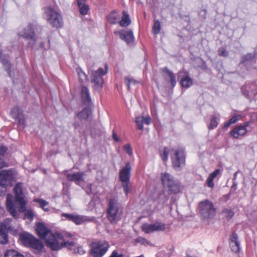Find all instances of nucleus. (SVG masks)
<instances>
[{
	"label": "nucleus",
	"instance_id": "f257e3e1",
	"mask_svg": "<svg viewBox=\"0 0 257 257\" xmlns=\"http://www.w3.org/2000/svg\"><path fill=\"white\" fill-rule=\"evenodd\" d=\"M14 192L15 197L14 198L11 194L7 195L6 206L10 214L14 217H17L16 206L19 205V210L22 211L24 210L25 201L24 200V195L23 191L22 183H17L15 188Z\"/></svg>",
	"mask_w": 257,
	"mask_h": 257
},
{
	"label": "nucleus",
	"instance_id": "f03ea898",
	"mask_svg": "<svg viewBox=\"0 0 257 257\" xmlns=\"http://www.w3.org/2000/svg\"><path fill=\"white\" fill-rule=\"evenodd\" d=\"M160 178L163 187L171 194H176L180 191V183L171 174L162 172Z\"/></svg>",
	"mask_w": 257,
	"mask_h": 257
},
{
	"label": "nucleus",
	"instance_id": "7ed1b4c3",
	"mask_svg": "<svg viewBox=\"0 0 257 257\" xmlns=\"http://www.w3.org/2000/svg\"><path fill=\"white\" fill-rule=\"evenodd\" d=\"M107 66L105 65V69L100 68L91 72L90 78L92 87L97 91H100L103 87V79L102 76L107 73Z\"/></svg>",
	"mask_w": 257,
	"mask_h": 257
},
{
	"label": "nucleus",
	"instance_id": "20e7f679",
	"mask_svg": "<svg viewBox=\"0 0 257 257\" xmlns=\"http://www.w3.org/2000/svg\"><path fill=\"white\" fill-rule=\"evenodd\" d=\"M19 178L18 171L14 169L4 170L0 172V185L11 187Z\"/></svg>",
	"mask_w": 257,
	"mask_h": 257
},
{
	"label": "nucleus",
	"instance_id": "39448f33",
	"mask_svg": "<svg viewBox=\"0 0 257 257\" xmlns=\"http://www.w3.org/2000/svg\"><path fill=\"white\" fill-rule=\"evenodd\" d=\"M198 208L201 216L204 219L213 218L216 214V209L213 203L206 199L199 202Z\"/></svg>",
	"mask_w": 257,
	"mask_h": 257
},
{
	"label": "nucleus",
	"instance_id": "423d86ee",
	"mask_svg": "<svg viewBox=\"0 0 257 257\" xmlns=\"http://www.w3.org/2000/svg\"><path fill=\"white\" fill-rule=\"evenodd\" d=\"M19 239L25 246L32 247L39 251L41 250L44 247L43 243L39 239L27 232L20 234Z\"/></svg>",
	"mask_w": 257,
	"mask_h": 257
},
{
	"label": "nucleus",
	"instance_id": "0eeeda50",
	"mask_svg": "<svg viewBox=\"0 0 257 257\" xmlns=\"http://www.w3.org/2000/svg\"><path fill=\"white\" fill-rule=\"evenodd\" d=\"M47 246L54 250H57L63 247L64 238L58 232H52L45 238Z\"/></svg>",
	"mask_w": 257,
	"mask_h": 257
},
{
	"label": "nucleus",
	"instance_id": "6e6552de",
	"mask_svg": "<svg viewBox=\"0 0 257 257\" xmlns=\"http://www.w3.org/2000/svg\"><path fill=\"white\" fill-rule=\"evenodd\" d=\"M45 15L47 21L53 27L59 28L63 25L61 15L51 7L45 9Z\"/></svg>",
	"mask_w": 257,
	"mask_h": 257
},
{
	"label": "nucleus",
	"instance_id": "1a4fd4ad",
	"mask_svg": "<svg viewBox=\"0 0 257 257\" xmlns=\"http://www.w3.org/2000/svg\"><path fill=\"white\" fill-rule=\"evenodd\" d=\"M109 244L106 242H93L91 244L90 254L93 257H102L107 251Z\"/></svg>",
	"mask_w": 257,
	"mask_h": 257
},
{
	"label": "nucleus",
	"instance_id": "9d476101",
	"mask_svg": "<svg viewBox=\"0 0 257 257\" xmlns=\"http://www.w3.org/2000/svg\"><path fill=\"white\" fill-rule=\"evenodd\" d=\"M107 216L110 222L119 219L118 203L115 199H111L109 201Z\"/></svg>",
	"mask_w": 257,
	"mask_h": 257
},
{
	"label": "nucleus",
	"instance_id": "9b49d317",
	"mask_svg": "<svg viewBox=\"0 0 257 257\" xmlns=\"http://www.w3.org/2000/svg\"><path fill=\"white\" fill-rule=\"evenodd\" d=\"M171 160L175 168H179L185 164V157L182 150L175 149L172 150Z\"/></svg>",
	"mask_w": 257,
	"mask_h": 257
},
{
	"label": "nucleus",
	"instance_id": "f8f14e48",
	"mask_svg": "<svg viewBox=\"0 0 257 257\" xmlns=\"http://www.w3.org/2000/svg\"><path fill=\"white\" fill-rule=\"evenodd\" d=\"M12 219H7L4 222L0 223V243L6 244L8 242L9 238L7 234V231L11 229L10 225Z\"/></svg>",
	"mask_w": 257,
	"mask_h": 257
},
{
	"label": "nucleus",
	"instance_id": "ddd939ff",
	"mask_svg": "<svg viewBox=\"0 0 257 257\" xmlns=\"http://www.w3.org/2000/svg\"><path fill=\"white\" fill-rule=\"evenodd\" d=\"M165 229V224L162 222H156L154 224L144 223L142 226V230L146 233L154 231H163Z\"/></svg>",
	"mask_w": 257,
	"mask_h": 257
},
{
	"label": "nucleus",
	"instance_id": "4468645a",
	"mask_svg": "<svg viewBox=\"0 0 257 257\" xmlns=\"http://www.w3.org/2000/svg\"><path fill=\"white\" fill-rule=\"evenodd\" d=\"M62 215L64 217H65L68 220L73 221L74 223L77 225L82 224L90 220L88 217L85 216L74 215L68 213H63Z\"/></svg>",
	"mask_w": 257,
	"mask_h": 257
},
{
	"label": "nucleus",
	"instance_id": "2eb2a0df",
	"mask_svg": "<svg viewBox=\"0 0 257 257\" xmlns=\"http://www.w3.org/2000/svg\"><path fill=\"white\" fill-rule=\"evenodd\" d=\"M249 122H246L243 125L236 126L231 132V136L234 138H238L240 136H244L247 133L246 127L248 125Z\"/></svg>",
	"mask_w": 257,
	"mask_h": 257
},
{
	"label": "nucleus",
	"instance_id": "dca6fc26",
	"mask_svg": "<svg viewBox=\"0 0 257 257\" xmlns=\"http://www.w3.org/2000/svg\"><path fill=\"white\" fill-rule=\"evenodd\" d=\"M131 169V164L130 162H127L125 167L120 171L119 173V178L122 183L129 182Z\"/></svg>",
	"mask_w": 257,
	"mask_h": 257
},
{
	"label": "nucleus",
	"instance_id": "f3484780",
	"mask_svg": "<svg viewBox=\"0 0 257 257\" xmlns=\"http://www.w3.org/2000/svg\"><path fill=\"white\" fill-rule=\"evenodd\" d=\"M65 174L68 180L74 181L77 184H80L84 181V174L82 172H77L71 174L69 173L68 171H65Z\"/></svg>",
	"mask_w": 257,
	"mask_h": 257
},
{
	"label": "nucleus",
	"instance_id": "a211bd4d",
	"mask_svg": "<svg viewBox=\"0 0 257 257\" xmlns=\"http://www.w3.org/2000/svg\"><path fill=\"white\" fill-rule=\"evenodd\" d=\"M37 232L39 236L45 239L48 234L52 233L50 230L42 222H38L37 224Z\"/></svg>",
	"mask_w": 257,
	"mask_h": 257
},
{
	"label": "nucleus",
	"instance_id": "6ab92c4d",
	"mask_svg": "<svg viewBox=\"0 0 257 257\" xmlns=\"http://www.w3.org/2000/svg\"><path fill=\"white\" fill-rule=\"evenodd\" d=\"M115 34L127 43L132 42L134 40L133 34L131 30L119 31L115 32Z\"/></svg>",
	"mask_w": 257,
	"mask_h": 257
},
{
	"label": "nucleus",
	"instance_id": "aec40b11",
	"mask_svg": "<svg viewBox=\"0 0 257 257\" xmlns=\"http://www.w3.org/2000/svg\"><path fill=\"white\" fill-rule=\"evenodd\" d=\"M230 246L232 251L237 253L240 250V245L237 235L233 233L230 237Z\"/></svg>",
	"mask_w": 257,
	"mask_h": 257
},
{
	"label": "nucleus",
	"instance_id": "412c9836",
	"mask_svg": "<svg viewBox=\"0 0 257 257\" xmlns=\"http://www.w3.org/2000/svg\"><path fill=\"white\" fill-rule=\"evenodd\" d=\"M135 122L139 130H143L144 127L143 123H144L147 125L150 124L151 122V118L148 115L146 117L139 116L136 117Z\"/></svg>",
	"mask_w": 257,
	"mask_h": 257
},
{
	"label": "nucleus",
	"instance_id": "4be33fe9",
	"mask_svg": "<svg viewBox=\"0 0 257 257\" xmlns=\"http://www.w3.org/2000/svg\"><path fill=\"white\" fill-rule=\"evenodd\" d=\"M81 96L83 102L85 104L88 105L91 102V97L87 87L82 86L81 89Z\"/></svg>",
	"mask_w": 257,
	"mask_h": 257
},
{
	"label": "nucleus",
	"instance_id": "5701e85b",
	"mask_svg": "<svg viewBox=\"0 0 257 257\" xmlns=\"http://www.w3.org/2000/svg\"><path fill=\"white\" fill-rule=\"evenodd\" d=\"M25 205H26V204L24 205V210L22 211H20L19 210V205L16 206V211H17V217H15V218H17L18 217L19 212H24V214H25L24 218L25 219H28L30 220H32L33 219V217H34L33 212L31 209H26Z\"/></svg>",
	"mask_w": 257,
	"mask_h": 257
},
{
	"label": "nucleus",
	"instance_id": "b1692460",
	"mask_svg": "<svg viewBox=\"0 0 257 257\" xmlns=\"http://www.w3.org/2000/svg\"><path fill=\"white\" fill-rule=\"evenodd\" d=\"M21 35L26 38H33L35 35L33 26L31 25L28 26L24 29Z\"/></svg>",
	"mask_w": 257,
	"mask_h": 257
},
{
	"label": "nucleus",
	"instance_id": "393cba45",
	"mask_svg": "<svg viewBox=\"0 0 257 257\" xmlns=\"http://www.w3.org/2000/svg\"><path fill=\"white\" fill-rule=\"evenodd\" d=\"M122 17L119 22V25L121 27H125L131 23V20L128 14L125 11L122 12Z\"/></svg>",
	"mask_w": 257,
	"mask_h": 257
},
{
	"label": "nucleus",
	"instance_id": "a878e982",
	"mask_svg": "<svg viewBox=\"0 0 257 257\" xmlns=\"http://www.w3.org/2000/svg\"><path fill=\"white\" fill-rule=\"evenodd\" d=\"M90 114V110L88 108H84L82 111L77 114V118L79 120L87 119Z\"/></svg>",
	"mask_w": 257,
	"mask_h": 257
},
{
	"label": "nucleus",
	"instance_id": "bb28decb",
	"mask_svg": "<svg viewBox=\"0 0 257 257\" xmlns=\"http://www.w3.org/2000/svg\"><path fill=\"white\" fill-rule=\"evenodd\" d=\"M185 76L181 79V85L183 87L188 88L192 85L191 79L185 73Z\"/></svg>",
	"mask_w": 257,
	"mask_h": 257
},
{
	"label": "nucleus",
	"instance_id": "cd10ccee",
	"mask_svg": "<svg viewBox=\"0 0 257 257\" xmlns=\"http://www.w3.org/2000/svg\"><path fill=\"white\" fill-rule=\"evenodd\" d=\"M4 257H24L23 255L13 249L8 250L5 253Z\"/></svg>",
	"mask_w": 257,
	"mask_h": 257
},
{
	"label": "nucleus",
	"instance_id": "c85d7f7f",
	"mask_svg": "<svg viewBox=\"0 0 257 257\" xmlns=\"http://www.w3.org/2000/svg\"><path fill=\"white\" fill-rule=\"evenodd\" d=\"M175 150V149H169L168 148H164L163 150L161 152L160 155L162 159L164 161H166L168 159V156L170 155L171 157H172V150Z\"/></svg>",
	"mask_w": 257,
	"mask_h": 257
},
{
	"label": "nucleus",
	"instance_id": "c756f323",
	"mask_svg": "<svg viewBox=\"0 0 257 257\" xmlns=\"http://www.w3.org/2000/svg\"><path fill=\"white\" fill-rule=\"evenodd\" d=\"M165 77H168L169 81L173 86L176 84V81L173 73L169 70L165 69L164 70Z\"/></svg>",
	"mask_w": 257,
	"mask_h": 257
},
{
	"label": "nucleus",
	"instance_id": "7c9ffc66",
	"mask_svg": "<svg viewBox=\"0 0 257 257\" xmlns=\"http://www.w3.org/2000/svg\"><path fill=\"white\" fill-rule=\"evenodd\" d=\"M119 19V16L115 12L110 13L107 17L108 21L111 24H115Z\"/></svg>",
	"mask_w": 257,
	"mask_h": 257
},
{
	"label": "nucleus",
	"instance_id": "2f4dec72",
	"mask_svg": "<svg viewBox=\"0 0 257 257\" xmlns=\"http://www.w3.org/2000/svg\"><path fill=\"white\" fill-rule=\"evenodd\" d=\"M65 246L70 249H73L75 250V248L77 247L76 243L74 241H66L64 239L63 247Z\"/></svg>",
	"mask_w": 257,
	"mask_h": 257
},
{
	"label": "nucleus",
	"instance_id": "473e14b6",
	"mask_svg": "<svg viewBox=\"0 0 257 257\" xmlns=\"http://www.w3.org/2000/svg\"><path fill=\"white\" fill-rule=\"evenodd\" d=\"M79 79L82 82H84L87 80V77L85 73L80 68H77L76 69Z\"/></svg>",
	"mask_w": 257,
	"mask_h": 257
},
{
	"label": "nucleus",
	"instance_id": "72a5a7b5",
	"mask_svg": "<svg viewBox=\"0 0 257 257\" xmlns=\"http://www.w3.org/2000/svg\"><path fill=\"white\" fill-rule=\"evenodd\" d=\"M35 201L39 203L41 208L45 211H48L49 210L48 208H46V206L48 205V202L42 199H36Z\"/></svg>",
	"mask_w": 257,
	"mask_h": 257
},
{
	"label": "nucleus",
	"instance_id": "f704fd0d",
	"mask_svg": "<svg viewBox=\"0 0 257 257\" xmlns=\"http://www.w3.org/2000/svg\"><path fill=\"white\" fill-rule=\"evenodd\" d=\"M21 114V111L19 108L15 107L12 109L11 111V115L15 119L19 117V115Z\"/></svg>",
	"mask_w": 257,
	"mask_h": 257
},
{
	"label": "nucleus",
	"instance_id": "c9c22d12",
	"mask_svg": "<svg viewBox=\"0 0 257 257\" xmlns=\"http://www.w3.org/2000/svg\"><path fill=\"white\" fill-rule=\"evenodd\" d=\"M122 187L126 196H127L128 192L131 190V187L130 186L129 182H122Z\"/></svg>",
	"mask_w": 257,
	"mask_h": 257
},
{
	"label": "nucleus",
	"instance_id": "e433bc0d",
	"mask_svg": "<svg viewBox=\"0 0 257 257\" xmlns=\"http://www.w3.org/2000/svg\"><path fill=\"white\" fill-rule=\"evenodd\" d=\"M161 29L160 23L159 21H156L153 28V32L155 34L159 33Z\"/></svg>",
	"mask_w": 257,
	"mask_h": 257
},
{
	"label": "nucleus",
	"instance_id": "4c0bfd02",
	"mask_svg": "<svg viewBox=\"0 0 257 257\" xmlns=\"http://www.w3.org/2000/svg\"><path fill=\"white\" fill-rule=\"evenodd\" d=\"M223 213L225 217L230 219L234 215L233 212L230 209H225L223 211Z\"/></svg>",
	"mask_w": 257,
	"mask_h": 257
},
{
	"label": "nucleus",
	"instance_id": "58836bf2",
	"mask_svg": "<svg viewBox=\"0 0 257 257\" xmlns=\"http://www.w3.org/2000/svg\"><path fill=\"white\" fill-rule=\"evenodd\" d=\"M124 150L126 153L130 156L133 155L132 148L131 145L128 144H125L123 147Z\"/></svg>",
	"mask_w": 257,
	"mask_h": 257
},
{
	"label": "nucleus",
	"instance_id": "ea45409f",
	"mask_svg": "<svg viewBox=\"0 0 257 257\" xmlns=\"http://www.w3.org/2000/svg\"><path fill=\"white\" fill-rule=\"evenodd\" d=\"M79 9L80 13L83 15H86L88 11V7L85 5L79 7Z\"/></svg>",
	"mask_w": 257,
	"mask_h": 257
},
{
	"label": "nucleus",
	"instance_id": "a19ab883",
	"mask_svg": "<svg viewBox=\"0 0 257 257\" xmlns=\"http://www.w3.org/2000/svg\"><path fill=\"white\" fill-rule=\"evenodd\" d=\"M218 125V123L216 120V118L215 117H213L212 119L211 120V122L209 125V128H213L214 127H216Z\"/></svg>",
	"mask_w": 257,
	"mask_h": 257
},
{
	"label": "nucleus",
	"instance_id": "79ce46f5",
	"mask_svg": "<svg viewBox=\"0 0 257 257\" xmlns=\"http://www.w3.org/2000/svg\"><path fill=\"white\" fill-rule=\"evenodd\" d=\"M206 184H207L208 187L210 188H213L214 187L213 179H212V178L208 176L206 180Z\"/></svg>",
	"mask_w": 257,
	"mask_h": 257
},
{
	"label": "nucleus",
	"instance_id": "37998d69",
	"mask_svg": "<svg viewBox=\"0 0 257 257\" xmlns=\"http://www.w3.org/2000/svg\"><path fill=\"white\" fill-rule=\"evenodd\" d=\"M241 116L240 115H235L232 117L229 120L231 123V124L236 123L238 120L240 119Z\"/></svg>",
	"mask_w": 257,
	"mask_h": 257
},
{
	"label": "nucleus",
	"instance_id": "c03bdc74",
	"mask_svg": "<svg viewBox=\"0 0 257 257\" xmlns=\"http://www.w3.org/2000/svg\"><path fill=\"white\" fill-rule=\"evenodd\" d=\"M220 170L219 169H216L214 172L211 173L209 176L212 178V179L214 180V179L217 177V175L220 174Z\"/></svg>",
	"mask_w": 257,
	"mask_h": 257
},
{
	"label": "nucleus",
	"instance_id": "a18cd8bd",
	"mask_svg": "<svg viewBox=\"0 0 257 257\" xmlns=\"http://www.w3.org/2000/svg\"><path fill=\"white\" fill-rule=\"evenodd\" d=\"M136 81L132 78L130 77H127L125 78V83L127 85V87L129 88L130 85L132 83H135Z\"/></svg>",
	"mask_w": 257,
	"mask_h": 257
},
{
	"label": "nucleus",
	"instance_id": "49530a36",
	"mask_svg": "<svg viewBox=\"0 0 257 257\" xmlns=\"http://www.w3.org/2000/svg\"><path fill=\"white\" fill-rule=\"evenodd\" d=\"M7 149L5 146H1L0 147V155H4L5 153L7 152Z\"/></svg>",
	"mask_w": 257,
	"mask_h": 257
},
{
	"label": "nucleus",
	"instance_id": "de8ad7c7",
	"mask_svg": "<svg viewBox=\"0 0 257 257\" xmlns=\"http://www.w3.org/2000/svg\"><path fill=\"white\" fill-rule=\"evenodd\" d=\"M109 257H123L122 254H118L116 251H113Z\"/></svg>",
	"mask_w": 257,
	"mask_h": 257
},
{
	"label": "nucleus",
	"instance_id": "09e8293b",
	"mask_svg": "<svg viewBox=\"0 0 257 257\" xmlns=\"http://www.w3.org/2000/svg\"><path fill=\"white\" fill-rule=\"evenodd\" d=\"M75 252H77L79 253H84L85 251L82 247L78 246L77 251L75 250Z\"/></svg>",
	"mask_w": 257,
	"mask_h": 257
},
{
	"label": "nucleus",
	"instance_id": "8fccbe9b",
	"mask_svg": "<svg viewBox=\"0 0 257 257\" xmlns=\"http://www.w3.org/2000/svg\"><path fill=\"white\" fill-rule=\"evenodd\" d=\"M85 0H78V5L79 7L84 5V3Z\"/></svg>",
	"mask_w": 257,
	"mask_h": 257
},
{
	"label": "nucleus",
	"instance_id": "3c124183",
	"mask_svg": "<svg viewBox=\"0 0 257 257\" xmlns=\"http://www.w3.org/2000/svg\"><path fill=\"white\" fill-rule=\"evenodd\" d=\"M112 137H113V139L114 140H115L116 141H119V138L115 133L113 134Z\"/></svg>",
	"mask_w": 257,
	"mask_h": 257
},
{
	"label": "nucleus",
	"instance_id": "603ef678",
	"mask_svg": "<svg viewBox=\"0 0 257 257\" xmlns=\"http://www.w3.org/2000/svg\"><path fill=\"white\" fill-rule=\"evenodd\" d=\"M231 124V123L230 122V121L229 120L228 122H226L224 123V127L225 128H228L229 125Z\"/></svg>",
	"mask_w": 257,
	"mask_h": 257
},
{
	"label": "nucleus",
	"instance_id": "864d4df0",
	"mask_svg": "<svg viewBox=\"0 0 257 257\" xmlns=\"http://www.w3.org/2000/svg\"><path fill=\"white\" fill-rule=\"evenodd\" d=\"M219 55L220 56H225L227 55V53L225 51L223 50L220 52Z\"/></svg>",
	"mask_w": 257,
	"mask_h": 257
},
{
	"label": "nucleus",
	"instance_id": "5fc2aeb1",
	"mask_svg": "<svg viewBox=\"0 0 257 257\" xmlns=\"http://www.w3.org/2000/svg\"><path fill=\"white\" fill-rule=\"evenodd\" d=\"M184 72H179V76H181V74L184 73Z\"/></svg>",
	"mask_w": 257,
	"mask_h": 257
},
{
	"label": "nucleus",
	"instance_id": "6e6d98bb",
	"mask_svg": "<svg viewBox=\"0 0 257 257\" xmlns=\"http://www.w3.org/2000/svg\"><path fill=\"white\" fill-rule=\"evenodd\" d=\"M142 243H144L145 240L144 239H142Z\"/></svg>",
	"mask_w": 257,
	"mask_h": 257
}]
</instances>
